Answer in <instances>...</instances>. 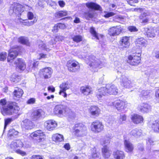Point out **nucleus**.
<instances>
[{"label": "nucleus", "mask_w": 159, "mask_h": 159, "mask_svg": "<svg viewBox=\"0 0 159 159\" xmlns=\"http://www.w3.org/2000/svg\"><path fill=\"white\" fill-rule=\"evenodd\" d=\"M129 37L127 36L123 37L121 38L119 41L120 45L123 48H128L130 45L129 41Z\"/></svg>", "instance_id": "412c9836"}, {"label": "nucleus", "mask_w": 159, "mask_h": 159, "mask_svg": "<svg viewBox=\"0 0 159 159\" xmlns=\"http://www.w3.org/2000/svg\"><path fill=\"white\" fill-rule=\"evenodd\" d=\"M53 70L50 67H45L40 70V73L42 74L45 79L51 77Z\"/></svg>", "instance_id": "a211bd4d"}, {"label": "nucleus", "mask_w": 159, "mask_h": 159, "mask_svg": "<svg viewBox=\"0 0 159 159\" xmlns=\"http://www.w3.org/2000/svg\"><path fill=\"white\" fill-rule=\"evenodd\" d=\"M67 66L68 70L72 72H76L80 69V66L77 61H69L67 62Z\"/></svg>", "instance_id": "ddd939ff"}, {"label": "nucleus", "mask_w": 159, "mask_h": 159, "mask_svg": "<svg viewBox=\"0 0 159 159\" xmlns=\"http://www.w3.org/2000/svg\"><path fill=\"white\" fill-rule=\"evenodd\" d=\"M136 44L141 48L146 47L147 45V41L142 38H139L136 40Z\"/></svg>", "instance_id": "473e14b6"}, {"label": "nucleus", "mask_w": 159, "mask_h": 159, "mask_svg": "<svg viewBox=\"0 0 159 159\" xmlns=\"http://www.w3.org/2000/svg\"><path fill=\"white\" fill-rule=\"evenodd\" d=\"M35 99L34 98H30L29 99L27 102V103L28 104H33L35 103Z\"/></svg>", "instance_id": "bf43d9fd"}, {"label": "nucleus", "mask_w": 159, "mask_h": 159, "mask_svg": "<svg viewBox=\"0 0 159 159\" xmlns=\"http://www.w3.org/2000/svg\"><path fill=\"white\" fill-rule=\"evenodd\" d=\"M7 101L5 98L2 99L0 100V105L2 106H6L5 105H7Z\"/></svg>", "instance_id": "680f3d73"}, {"label": "nucleus", "mask_w": 159, "mask_h": 159, "mask_svg": "<svg viewBox=\"0 0 159 159\" xmlns=\"http://www.w3.org/2000/svg\"><path fill=\"white\" fill-rule=\"evenodd\" d=\"M45 0H39L38 1V2L37 3L38 5L40 7H42L44 5Z\"/></svg>", "instance_id": "69168bd1"}, {"label": "nucleus", "mask_w": 159, "mask_h": 159, "mask_svg": "<svg viewBox=\"0 0 159 159\" xmlns=\"http://www.w3.org/2000/svg\"><path fill=\"white\" fill-rule=\"evenodd\" d=\"M44 125L48 130L51 131L54 130L57 126V123L55 120H51L46 121Z\"/></svg>", "instance_id": "6ab92c4d"}, {"label": "nucleus", "mask_w": 159, "mask_h": 159, "mask_svg": "<svg viewBox=\"0 0 159 159\" xmlns=\"http://www.w3.org/2000/svg\"><path fill=\"white\" fill-rule=\"evenodd\" d=\"M59 6L61 7H63L65 5V2L63 1L60 0L58 2Z\"/></svg>", "instance_id": "338daca9"}, {"label": "nucleus", "mask_w": 159, "mask_h": 159, "mask_svg": "<svg viewBox=\"0 0 159 159\" xmlns=\"http://www.w3.org/2000/svg\"><path fill=\"white\" fill-rule=\"evenodd\" d=\"M122 30L120 26H116L110 28L108 30V33L111 36H115L120 34Z\"/></svg>", "instance_id": "2eb2a0df"}, {"label": "nucleus", "mask_w": 159, "mask_h": 159, "mask_svg": "<svg viewBox=\"0 0 159 159\" xmlns=\"http://www.w3.org/2000/svg\"><path fill=\"white\" fill-rule=\"evenodd\" d=\"M30 136L31 138L36 140L38 143L44 140L46 137L44 133L41 130H38L32 133Z\"/></svg>", "instance_id": "423d86ee"}, {"label": "nucleus", "mask_w": 159, "mask_h": 159, "mask_svg": "<svg viewBox=\"0 0 159 159\" xmlns=\"http://www.w3.org/2000/svg\"><path fill=\"white\" fill-rule=\"evenodd\" d=\"M12 121V119L10 118L7 119L5 120L4 129L6 128L7 125Z\"/></svg>", "instance_id": "052dcab7"}, {"label": "nucleus", "mask_w": 159, "mask_h": 159, "mask_svg": "<svg viewBox=\"0 0 159 159\" xmlns=\"http://www.w3.org/2000/svg\"><path fill=\"white\" fill-rule=\"evenodd\" d=\"M120 84L125 88H129L133 87L134 84L133 81L129 80V79L124 75L121 76L120 78Z\"/></svg>", "instance_id": "9d476101"}, {"label": "nucleus", "mask_w": 159, "mask_h": 159, "mask_svg": "<svg viewBox=\"0 0 159 159\" xmlns=\"http://www.w3.org/2000/svg\"><path fill=\"white\" fill-rule=\"evenodd\" d=\"M11 81L14 83H16L20 80L19 77L15 74H12L10 78Z\"/></svg>", "instance_id": "c03bdc74"}, {"label": "nucleus", "mask_w": 159, "mask_h": 159, "mask_svg": "<svg viewBox=\"0 0 159 159\" xmlns=\"http://www.w3.org/2000/svg\"><path fill=\"white\" fill-rule=\"evenodd\" d=\"M128 3L132 6H134V4L138 2V0H126Z\"/></svg>", "instance_id": "4d7b16f0"}, {"label": "nucleus", "mask_w": 159, "mask_h": 159, "mask_svg": "<svg viewBox=\"0 0 159 159\" xmlns=\"http://www.w3.org/2000/svg\"><path fill=\"white\" fill-rule=\"evenodd\" d=\"M13 93L15 97L20 98L22 96L23 92L21 89L17 88L14 90Z\"/></svg>", "instance_id": "a19ab883"}, {"label": "nucleus", "mask_w": 159, "mask_h": 159, "mask_svg": "<svg viewBox=\"0 0 159 159\" xmlns=\"http://www.w3.org/2000/svg\"><path fill=\"white\" fill-rule=\"evenodd\" d=\"M65 26L64 24L61 23H59L54 26V29L52 30V31L54 32L55 30H57L58 27L61 29H64L65 28Z\"/></svg>", "instance_id": "3c124183"}, {"label": "nucleus", "mask_w": 159, "mask_h": 159, "mask_svg": "<svg viewBox=\"0 0 159 159\" xmlns=\"http://www.w3.org/2000/svg\"><path fill=\"white\" fill-rule=\"evenodd\" d=\"M19 48L18 46L12 47L9 50L8 56L7 58V61L11 63L13 60L16 58L18 55Z\"/></svg>", "instance_id": "1a4fd4ad"}, {"label": "nucleus", "mask_w": 159, "mask_h": 159, "mask_svg": "<svg viewBox=\"0 0 159 159\" xmlns=\"http://www.w3.org/2000/svg\"><path fill=\"white\" fill-rule=\"evenodd\" d=\"M90 32L93 36L98 40H100V39H102L103 37V36L102 34L98 35L95 31L94 28L93 27L90 28Z\"/></svg>", "instance_id": "f704fd0d"}, {"label": "nucleus", "mask_w": 159, "mask_h": 159, "mask_svg": "<svg viewBox=\"0 0 159 159\" xmlns=\"http://www.w3.org/2000/svg\"><path fill=\"white\" fill-rule=\"evenodd\" d=\"M126 119V117L125 115L123 114L120 115L119 120H118V123L120 124H122L125 123Z\"/></svg>", "instance_id": "49530a36"}, {"label": "nucleus", "mask_w": 159, "mask_h": 159, "mask_svg": "<svg viewBox=\"0 0 159 159\" xmlns=\"http://www.w3.org/2000/svg\"><path fill=\"white\" fill-rule=\"evenodd\" d=\"M15 152L17 154H19L22 156H25L26 155V153L24 151H22L20 149L16 150Z\"/></svg>", "instance_id": "6e6d98bb"}, {"label": "nucleus", "mask_w": 159, "mask_h": 159, "mask_svg": "<svg viewBox=\"0 0 159 159\" xmlns=\"http://www.w3.org/2000/svg\"><path fill=\"white\" fill-rule=\"evenodd\" d=\"M18 41L19 43L27 46H29L30 44L28 38L25 37L20 36L19 37Z\"/></svg>", "instance_id": "4c0bfd02"}, {"label": "nucleus", "mask_w": 159, "mask_h": 159, "mask_svg": "<svg viewBox=\"0 0 159 159\" xmlns=\"http://www.w3.org/2000/svg\"><path fill=\"white\" fill-rule=\"evenodd\" d=\"M38 64L39 63L37 61H34L33 63H32L31 61H30L28 64L27 70L28 72L31 71L33 68L36 67Z\"/></svg>", "instance_id": "c9c22d12"}, {"label": "nucleus", "mask_w": 159, "mask_h": 159, "mask_svg": "<svg viewBox=\"0 0 159 159\" xmlns=\"http://www.w3.org/2000/svg\"><path fill=\"white\" fill-rule=\"evenodd\" d=\"M111 139V137L106 136H105L101 141V143L102 145L104 146H107L108 145L110 142V140Z\"/></svg>", "instance_id": "79ce46f5"}, {"label": "nucleus", "mask_w": 159, "mask_h": 159, "mask_svg": "<svg viewBox=\"0 0 159 159\" xmlns=\"http://www.w3.org/2000/svg\"><path fill=\"white\" fill-rule=\"evenodd\" d=\"M90 113L93 116H97L99 115L100 112V110L97 106H92L89 108Z\"/></svg>", "instance_id": "393cba45"}, {"label": "nucleus", "mask_w": 159, "mask_h": 159, "mask_svg": "<svg viewBox=\"0 0 159 159\" xmlns=\"http://www.w3.org/2000/svg\"><path fill=\"white\" fill-rule=\"evenodd\" d=\"M27 16L29 19H32L34 17L33 13L29 11L27 13Z\"/></svg>", "instance_id": "e2e57ef3"}, {"label": "nucleus", "mask_w": 159, "mask_h": 159, "mask_svg": "<svg viewBox=\"0 0 159 159\" xmlns=\"http://www.w3.org/2000/svg\"><path fill=\"white\" fill-rule=\"evenodd\" d=\"M84 16L87 20H89L93 16V14L89 12H85L84 14Z\"/></svg>", "instance_id": "603ef678"}, {"label": "nucleus", "mask_w": 159, "mask_h": 159, "mask_svg": "<svg viewBox=\"0 0 159 159\" xmlns=\"http://www.w3.org/2000/svg\"><path fill=\"white\" fill-rule=\"evenodd\" d=\"M16 69L19 71H23L26 68V64L25 61L22 59L18 58L15 62Z\"/></svg>", "instance_id": "4468645a"}, {"label": "nucleus", "mask_w": 159, "mask_h": 159, "mask_svg": "<svg viewBox=\"0 0 159 159\" xmlns=\"http://www.w3.org/2000/svg\"><path fill=\"white\" fill-rule=\"evenodd\" d=\"M32 7H30L27 5H25L23 6L20 4H17L14 6L13 11V12L16 14H18V13H20V12H23L24 10L28 11H30Z\"/></svg>", "instance_id": "9b49d317"}, {"label": "nucleus", "mask_w": 159, "mask_h": 159, "mask_svg": "<svg viewBox=\"0 0 159 159\" xmlns=\"http://www.w3.org/2000/svg\"><path fill=\"white\" fill-rule=\"evenodd\" d=\"M57 14L59 17H62L67 15V12L66 11H61L58 12Z\"/></svg>", "instance_id": "5fc2aeb1"}, {"label": "nucleus", "mask_w": 159, "mask_h": 159, "mask_svg": "<svg viewBox=\"0 0 159 159\" xmlns=\"http://www.w3.org/2000/svg\"><path fill=\"white\" fill-rule=\"evenodd\" d=\"M80 90L82 93L88 95L91 93L92 89L89 86H84L81 87Z\"/></svg>", "instance_id": "7c9ffc66"}, {"label": "nucleus", "mask_w": 159, "mask_h": 159, "mask_svg": "<svg viewBox=\"0 0 159 159\" xmlns=\"http://www.w3.org/2000/svg\"><path fill=\"white\" fill-rule=\"evenodd\" d=\"M151 92L152 91L151 90H143L141 92L140 96L147 98V96L149 95Z\"/></svg>", "instance_id": "8fccbe9b"}, {"label": "nucleus", "mask_w": 159, "mask_h": 159, "mask_svg": "<svg viewBox=\"0 0 159 159\" xmlns=\"http://www.w3.org/2000/svg\"><path fill=\"white\" fill-rule=\"evenodd\" d=\"M69 109L66 106L63 105H56L54 109V113L57 116L62 117L66 116L68 113Z\"/></svg>", "instance_id": "20e7f679"}, {"label": "nucleus", "mask_w": 159, "mask_h": 159, "mask_svg": "<svg viewBox=\"0 0 159 159\" xmlns=\"http://www.w3.org/2000/svg\"><path fill=\"white\" fill-rule=\"evenodd\" d=\"M52 139L53 141L56 143L62 142L64 140L63 135L58 133L53 134L52 136Z\"/></svg>", "instance_id": "cd10ccee"}, {"label": "nucleus", "mask_w": 159, "mask_h": 159, "mask_svg": "<svg viewBox=\"0 0 159 159\" xmlns=\"http://www.w3.org/2000/svg\"><path fill=\"white\" fill-rule=\"evenodd\" d=\"M73 133L77 137H83L87 133V129L86 126L82 123L75 124L72 128Z\"/></svg>", "instance_id": "7ed1b4c3"}, {"label": "nucleus", "mask_w": 159, "mask_h": 159, "mask_svg": "<svg viewBox=\"0 0 159 159\" xmlns=\"http://www.w3.org/2000/svg\"><path fill=\"white\" fill-rule=\"evenodd\" d=\"M102 151L103 157L106 158L109 157L111 154V151L107 146H104L102 149Z\"/></svg>", "instance_id": "c85d7f7f"}, {"label": "nucleus", "mask_w": 159, "mask_h": 159, "mask_svg": "<svg viewBox=\"0 0 159 159\" xmlns=\"http://www.w3.org/2000/svg\"><path fill=\"white\" fill-rule=\"evenodd\" d=\"M128 29L131 32H136L138 30V29L134 26H130L128 27Z\"/></svg>", "instance_id": "13d9d810"}, {"label": "nucleus", "mask_w": 159, "mask_h": 159, "mask_svg": "<svg viewBox=\"0 0 159 159\" xmlns=\"http://www.w3.org/2000/svg\"><path fill=\"white\" fill-rule=\"evenodd\" d=\"M115 14L112 12H108L104 15V16L106 18H108L114 16Z\"/></svg>", "instance_id": "0e129e2a"}, {"label": "nucleus", "mask_w": 159, "mask_h": 159, "mask_svg": "<svg viewBox=\"0 0 159 159\" xmlns=\"http://www.w3.org/2000/svg\"><path fill=\"white\" fill-rule=\"evenodd\" d=\"M31 159H43L41 156H39L33 155L30 158Z\"/></svg>", "instance_id": "774afa93"}, {"label": "nucleus", "mask_w": 159, "mask_h": 159, "mask_svg": "<svg viewBox=\"0 0 159 159\" xmlns=\"http://www.w3.org/2000/svg\"><path fill=\"white\" fill-rule=\"evenodd\" d=\"M131 118L133 122L136 124L142 123L143 120L142 116L136 114L132 115Z\"/></svg>", "instance_id": "a878e982"}, {"label": "nucleus", "mask_w": 159, "mask_h": 159, "mask_svg": "<svg viewBox=\"0 0 159 159\" xmlns=\"http://www.w3.org/2000/svg\"><path fill=\"white\" fill-rule=\"evenodd\" d=\"M104 126L102 123L98 120L93 122L90 126L91 130L93 132L98 133L103 129Z\"/></svg>", "instance_id": "6e6552de"}, {"label": "nucleus", "mask_w": 159, "mask_h": 159, "mask_svg": "<svg viewBox=\"0 0 159 159\" xmlns=\"http://www.w3.org/2000/svg\"><path fill=\"white\" fill-rule=\"evenodd\" d=\"M118 93V89L115 85L112 84H108L106 85L105 87H101L98 89L97 92L96 96L98 99H99L107 93L110 95H116Z\"/></svg>", "instance_id": "f257e3e1"}, {"label": "nucleus", "mask_w": 159, "mask_h": 159, "mask_svg": "<svg viewBox=\"0 0 159 159\" xmlns=\"http://www.w3.org/2000/svg\"><path fill=\"white\" fill-rule=\"evenodd\" d=\"M38 43H39V47L41 49L46 50L47 51H49L50 50V49L49 48H48L46 47L45 44L43 43V42L39 40L38 41Z\"/></svg>", "instance_id": "a18cd8bd"}, {"label": "nucleus", "mask_w": 159, "mask_h": 159, "mask_svg": "<svg viewBox=\"0 0 159 159\" xmlns=\"http://www.w3.org/2000/svg\"><path fill=\"white\" fill-rule=\"evenodd\" d=\"M87 59H88L89 61L87 62V61H86V62L90 67L94 68L102 67V62L94 56H90Z\"/></svg>", "instance_id": "0eeeda50"}, {"label": "nucleus", "mask_w": 159, "mask_h": 159, "mask_svg": "<svg viewBox=\"0 0 159 159\" xmlns=\"http://www.w3.org/2000/svg\"><path fill=\"white\" fill-rule=\"evenodd\" d=\"M153 15V13L152 12H144L139 17L140 22L143 23H147L148 21L149 20L148 16H150L152 17Z\"/></svg>", "instance_id": "aec40b11"}, {"label": "nucleus", "mask_w": 159, "mask_h": 159, "mask_svg": "<svg viewBox=\"0 0 159 159\" xmlns=\"http://www.w3.org/2000/svg\"><path fill=\"white\" fill-rule=\"evenodd\" d=\"M73 40L76 43H78L82 40V37L80 35H77L74 36L72 38Z\"/></svg>", "instance_id": "09e8293b"}, {"label": "nucleus", "mask_w": 159, "mask_h": 159, "mask_svg": "<svg viewBox=\"0 0 159 159\" xmlns=\"http://www.w3.org/2000/svg\"><path fill=\"white\" fill-rule=\"evenodd\" d=\"M152 128L155 132L159 133V119L152 123Z\"/></svg>", "instance_id": "ea45409f"}, {"label": "nucleus", "mask_w": 159, "mask_h": 159, "mask_svg": "<svg viewBox=\"0 0 159 159\" xmlns=\"http://www.w3.org/2000/svg\"><path fill=\"white\" fill-rule=\"evenodd\" d=\"M126 102L120 100H116L113 102V105L119 111H121L122 110L126 107Z\"/></svg>", "instance_id": "4be33fe9"}, {"label": "nucleus", "mask_w": 159, "mask_h": 159, "mask_svg": "<svg viewBox=\"0 0 159 159\" xmlns=\"http://www.w3.org/2000/svg\"><path fill=\"white\" fill-rule=\"evenodd\" d=\"M7 57V54L6 52H2L0 54V60L1 61H3L5 60Z\"/></svg>", "instance_id": "864d4df0"}, {"label": "nucleus", "mask_w": 159, "mask_h": 159, "mask_svg": "<svg viewBox=\"0 0 159 159\" xmlns=\"http://www.w3.org/2000/svg\"><path fill=\"white\" fill-rule=\"evenodd\" d=\"M124 145L126 152H130L132 151L134 147L133 144L129 141L125 140L124 141Z\"/></svg>", "instance_id": "c756f323"}, {"label": "nucleus", "mask_w": 159, "mask_h": 159, "mask_svg": "<svg viewBox=\"0 0 159 159\" xmlns=\"http://www.w3.org/2000/svg\"><path fill=\"white\" fill-rule=\"evenodd\" d=\"M22 127L26 130H30L35 127L34 124L30 120L25 119L21 123Z\"/></svg>", "instance_id": "dca6fc26"}, {"label": "nucleus", "mask_w": 159, "mask_h": 159, "mask_svg": "<svg viewBox=\"0 0 159 159\" xmlns=\"http://www.w3.org/2000/svg\"><path fill=\"white\" fill-rule=\"evenodd\" d=\"M113 155L115 159H123L125 157L124 152L119 150L114 151Z\"/></svg>", "instance_id": "bb28decb"}, {"label": "nucleus", "mask_w": 159, "mask_h": 159, "mask_svg": "<svg viewBox=\"0 0 159 159\" xmlns=\"http://www.w3.org/2000/svg\"><path fill=\"white\" fill-rule=\"evenodd\" d=\"M71 85L70 82L68 81L62 83L59 87L60 90L59 92V94L60 95H62L64 98L66 97L67 94L66 91L70 88Z\"/></svg>", "instance_id": "f8f14e48"}, {"label": "nucleus", "mask_w": 159, "mask_h": 159, "mask_svg": "<svg viewBox=\"0 0 159 159\" xmlns=\"http://www.w3.org/2000/svg\"><path fill=\"white\" fill-rule=\"evenodd\" d=\"M92 159H100V154L98 151H97L95 147L93 148V152L92 154Z\"/></svg>", "instance_id": "58836bf2"}, {"label": "nucleus", "mask_w": 159, "mask_h": 159, "mask_svg": "<svg viewBox=\"0 0 159 159\" xmlns=\"http://www.w3.org/2000/svg\"><path fill=\"white\" fill-rule=\"evenodd\" d=\"M142 134V133L141 129H137L132 130L130 132L131 135L136 138L141 136Z\"/></svg>", "instance_id": "72a5a7b5"}, {"label": "nucleus", "mask_w": 159, "mask_h": 159, "mask_svg": "<svg viewBox=\"0 0 159 159\" xmlns=\"http://www.w3.org/2000/svg\"><path fill=\"white\" fill-rule=\"evenodd\" d=\"M20 21L22 23L23 25L29 26L33 25L36 22L37 20H34L33 21H29L27 19L23 20L20 19Z\"/></svg>", "instance_id": "e433bc0d"}, {"label": "nucleus", "mask_w": 159, "mask_h": 159, "mask_svg": "<svg viewBox=\"0 0 159 159\" xmlns=\"http://www.w3.org/2000/svg\"><path fill=\"white\" fill-rule=\"evenodd\" d=\"M86 6L89 8L100 10L101 7L100 6L94 2H89L86 3Z\"/></svg>", "instance_id": "2f4dec72"}, {"label": "nucleus", "mask_w": 159, "mask_h": 159, "mask_svg": "<svg viewBox=\"0 0 159 159\" xmlns=\"http://www.w3.org/2000/svg\"><path fill=\"white\" fill-rule=\"evenodd\" d=\"M141 56V51L139 52L136 53L129 56L127 61L128 63L132 66L138 65L140 62Z\"/></svg>", "instance_id": "39448f33"}, {"label": "nucleus", "mask_w": 159, "mask_h": 159, "mask_svg": "<svg viewBox=\"0 0 159 159\" xmlns=\"http://www.w3.org/2000/svg\"><path fill=\"white\" fill-rule=\"evenodd\" d=\"M19 110L20 108L16 103L10 102L7 104L6 106L2 107V113L4 116L11 115L17 113Z\"/></svg>", "instance_id": "f03ea898"}, {"label": "nucleus", "mask_w": 159, "mask_h": 159, "mask_svg": "<svg viewBox=\"0 0 159 159\" xmlns=\"http://www.w3.org/2000/svg\"><path fill=\"white\" fill-rule=\"evenodd\" d=\"M43 111L42 110L38 109L34 110L32 112L31 115V118L33 121L38 120L42 117Z\"/></svg>", "instance_id": "f3484780"}, {"label": "nucleus", "mask_w": 159, "mask_h": 159, "mask_svg": "<svg viewBox=\"0 0 159 159\" xmlns=\"http://www.w3.org/2000/svg\"><path fill=\"white\" fill-rule=\"evenodd\" d=\"M146 29L147 30V32H146V35L148 37L153 38L155 37V34L154 33V30L153 29H148L146 28Z\"/></svg>", "instance_id": "37998d69"}, {"label": "nucleus", "mask_w": 159, "mask_h": 159, "mask_svg": "<svg viewBox=\"0 0 159 159\" xmlns=\"http://www.w3.org/2000/svg\"><path fill=\"white\" fill-rule=\"evenodd\" d=\"M138 109L141 112L147 113L151 110V107L147 103H143L139 106Z\"/></svg>", "instance_id": "5701e85b"}, {"label": "nucleus", "mask_w": 159, "mask_h": 159, "mask_svg": "<svg viewBox=\"0 0 159 159\" xmlns=\"http://www.w3.org/2000/svg\"><path fill=\"white\" fill-rule=\"evenodd\" d=\"M23 144L20 140H15L11 142L10 144L11 148L15 151L16 148L18 147H22L23 146Z\"/></svg>", "instance_id": "b1692460"}, {"label": "nucleus", "mask_w": 159, "mask_h": 159, "mask_svg": "<svg viewBox=\"0 0 159 159\" xmlns=\"http://www.w3.org/2000/svg\"><path fill=\"white\" fill-rule=\"evenodd\" d=\"M19 133L18 131H16L15 129H10L9 131L8 135L10 136L16 135L18 134Z\"/></svg>", "instance_id": "de8ad7c7"}]
</instances>
